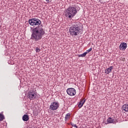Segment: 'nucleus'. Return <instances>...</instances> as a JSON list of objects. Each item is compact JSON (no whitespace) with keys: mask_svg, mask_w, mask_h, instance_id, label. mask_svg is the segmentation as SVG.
<instances>
[{"mask_svg":"<svg viewBox=\"0 0 128 128\" xmlns=\"http://www.w3.org/2000/svg\"><path fill=\"white\" fill-rule=\"evenodd\" d=\"M113 67L110 66L109 68H106L105 70V72L106 74H108L110 72H112V70Z\"/></svg>","mask_w":128,"mask_h":128,"instance_id":"nucleus-10","label":"nucleus"},{"mask_svg":"<svg viewBox=\"0 0 128 128\" xmlns=\"http://www.w3.org/2000/svg\"><path fill=\"white\" fill-rule=\"evenodd\" d=\"M4 120V114H0V122H2Z\"/></svg>","mask_w":128,"mask_h":128,"instance_id":"nucleus-15","label":"nucleus"},{"mask_svg":"<svg viewBox=\"0 0 128 128\" xmlns=\"http://www.w3.org/2000/svg\"><path fill=\"white\" fill-rule=\"evenodd\" d=\"M88 52H84L82 54H80L78 56V58H84L86 56Z\"/></svg>","mask_w":128,"mask_h":128,"instance_id":"nucleus-14","label":"nucleus"},{"mask_svg":"<svg viewBox=\"0 0 128 128\" xmlns=\"http://www.w3.org/2000/svg\"><path fill=\"white\" fill-rule=\"evenodd\" d=\"M84 102H86V99H81L78 104V108H82V106L84 104Z\"/></svg>","mask_w":128,"mask_h":128,"instance_id":"nucleus-8","label":"nucleus"},{"mask_svg":"<svg viewBox=\"0 0 128 128\" xmlns=\"http://www.w3.org/2000/svg\"><path fill=\"white\" fill-rule=\"evenodd\" d=\"M78 10L74 7L70 6L68 8L65 12V16L70 20H72L76 14Z\"/></svg>","mask_w":128,"mask_h":128,"instance_id":"nucleus-3","label":"nucleus"},{"mask_svg":"<svg viewBox=\"0 0 128 128\" xmlns=\"http://www.w3.org/2000/svg\"><path fill=\"white\" fill-rule=\"evenodd\" d=\"M50 0H46V2H49Z\"/></svg>","mask_w":128,"mask_h":128,"instance_id":"nucleus-18","label":"nucleus"},{"mask_svg":"<svg viewBox=\"0 0 128 128\" xmlns=\"http://www.w3.org/2000/svg\"><path fill=\"white\" fill-rule=\"evenodd\" d=\"M36 92L30 91L28 92L27 95V98H29L30 100H34L36 98Z\"/></svg>","mask_w":128,"mask_h":128,"instance_id":"nucleus-6","label":"nucleus"},{"mask_svg":"<svg viewBox=\"0 0 128 128\" xmlns=\"http://www.w3.org/2000/svg\"><path fill=\"white\" fill-rule=\"evenodd\" d=\"M60 108V103L58 102H52L50 108L51 110H56L58 108Z\"/></svg>","mask_w":128,"mask_h":128,"instance_id":"nucleus-4","label":"nucleus"},{"mask_svg":"<svg viewBox=\"0 0 128 128\" xmlns=\"http://www.w3.org/2000/svg\"><path fill=\"white\" fill-rule=\"evenodd\" d=\"M107 122L108 124H114V120L112 118L110 117L107 119Z\"/></svg>","mask_w":128,"mask_h":128,"instance_id":"nucleus-12","label":"nucleus"},{"mask_svg":"<svg viewBox=\"0 0 128 128\" xmlns=\"http://www.w3.org/2000/svg\"><path fill=\"white\" fill-rule=\"evenodd\" d=\"M128 48V44L126 42H122L119 46V48L120 50H126V48Z\"/></svg>","mask_w":128,"mask_h":128,"instance_id":"nucleus-7","label":"nucleus"},{"mask_svg":"<svg viewBox=\"0 0 128 128\" xmlns=\"http://www.w3.org/2000/svg\"><path fill=\"white\" fill-rule=\"evenodd\" d=\"M28 23L30 26H38L32 29V40H34L35 41L38 42L42 38V36H44V26L40 25L42 24V21L39 19L33 18L28 20Z\"/></svg>","mask_w":128,"mask_h":128,"instance_id":"nucleus-1","label":"nucleus"},{"mask_svg":"<svg viewBox=\"0 0 128 128\" xmlns=\"http://www.w3.org/2000/svg\"><path fill=\"white\" fill-rule=\"evenodd\" d=\"M80 32V23L75 22L73 23L72 26L69 28V34L72 36H76Z\"/></svg>","mask_w":128,"mask_h":128,"instance_id":"nucleus-2","label":"nucleus"},{"mask_svg":"<svg viewBox=\"0 0 128 128\" xmlns=\"http://www.w3.org/2000/svg\"><path fill=\"white\" fill-rule=\"evenodd\" d=\"M122 108L123 110H124L125 112H128V104L123 105Z\"/></svg>","mask_w":128,"mask_h":128,"instance_id":"nucleus-13","label":"nucleus"},{"mask_svg":"<svg viewBox=\"0 0 128 128\" xmlns=\"http://www.w3.org/2000/svg\"><path fill=\"white\" fill-rule=\"evenodd\" d=\"M65 122H68L70 120V113H68L65 116Z\"/></svg>","mask_w":128,"mask_h":128,"instance_id":"nucleus-11","label":"nucleus"},{"mask_svg":"<svg viewBox=\"0 0 128 128\" xmlns=\"http://www.w3.org/2000/svg\"><path fill=\"white\" fill-rule=\"evenodd\" d=\"M66 92L70 96H74L76 94V90L74 88H68L66 90Z\"/></svg>","mask_w":128,"mask_h":128,"instance_id":"nucleus-5","label":"nucleus"},{"mask_svg":"<svg viewBox=\"0 0 128 128\" xmlns=\"http://www.w3.org/2000/svg\"><path fill=\"white\" fill-rule=\"evenodd\" d=\"M126 60V59L124 58V60Z\"/></svg>","mask_w":128,"mask_h":128,"instance_id":"nucleus-19","label":"nucleus"},{"mask_svg":"<svg viewBox=\"0 0 128 128\" xmlns=\"http://www.w3.org/2000/svg\"><path fill=\"white\" fill-rule=\"evenodd\" d=\"M36 52H40V48H36Z\"/></svg>","mask_w":128,"mask_h":128,"instance_id":"nucleus-17","label":"nucleus"},{"mask_svg":"<svg viewBox=\"0 0 128 128\" xmlns=\"http://www.w3.org/2000/svg\"><path fill=\"white\" fill-rule=\"evenodd\" d=\"M30 120V117L28 116V114H24L22 116V120L24 122H28Z\"/></svg>","mask_w":128,"mask_h":128,"instance_id":"nucleus-9","label":"nucleus"},{"mask_svg":"<svg viewBox=\"0 0 128 128\" xmlns=\"http://www.w3.org/2000/svg\"><path fill=\"white\" fill-rule=\"evenodd\" d=\"M92 50V48H90L89 50H87L86 52H87V54H88V52H90Z\"/></svg>","mask_w":128,"mask_h":128,"instance_id":"nucleus-16","label":"nucleus"}]
</instances>
